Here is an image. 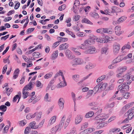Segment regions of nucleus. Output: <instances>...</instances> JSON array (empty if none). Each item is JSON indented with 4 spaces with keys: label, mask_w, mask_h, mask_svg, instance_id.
<instances>
[{
    "label": "nucleus",
    "mask_w": 134,
    "mask_h": 134,
    "mask_svg": "<svg viewBox=\"0 0 134 134\" xmlns=\"http://www.w3.org/2000/svg\"><path fill=\"white\" fill-rule=\"evenodd\" d=\"M72 61L73 63L72 64V66L74 67H76L77 65L82 64L84 63L83 60L79 58H77L74 59L72 60Z\"/></svg>",
    "instance_id": "obj_5"
},
{
    "label": "nucleus",
    "mask_w": 134,
    "mask_h": 134,
    "mask_svg": "<svg viewBox=\"0 0 134 134\" xmlns=\"http://www.w3.org/2000/svg\"><path fill=\"white\" fill-rule=\"evenodd\" d=\"M129 43V42H128L127 44L124 45L122 48L121 50H122V52L126 49H130L131 48V46L130 45H129L128 44Z\"/></svg>",
    "instance_id": "obj_26"
},
{
    "label": "nucleus",
    "mask_w": 134,
    "mask_h": 134,
    "mask_svg": "<svg viewBox=\"0 0 134 134\" xmlns=\"http://www.w3.org/2000/svg\"><path fill=\"white\" fill-rule=\"evenodd\" d=\"M100 84L98 83V84L93 89V91L94 92L95 94L98 91L100 92L102 91L101 89H100Z\"/></svg>",
    "instance_id": "obj_17"
},
{
    "label": "nucleus",
    "mask_w": 134,
    "mask_h": 134,
    "mask_svg": "<svg viewBox=\"0 0 134 134\" xmlns=\"http://www.w3.org/2000/svg\"><path fill=\"white\" fill-rule=\"evenodd\" d=\"M66 6L65 4H63L61 6H59V10L62 11L65 9L66 8Z\"/></svg>",
    "instance_id": "obj_42"
},
{
    "label": "nucleus",
    "mask_w": 134,
    "mask_h": 134,
    "mask_svg": "<svg viewBox=\"0 0 134 134\" xmlns=\"http://www.w3.org/2000/svg\"><path fill=\"white\" fill-rule=\"evenodd\" d=\"M35 114H36V120L38 121L41 118V116L42 114V112H36L35 113Z\"/></svg>",
    "instance_id": "obj_18"
},
{
    "label": "nucleus",
    "mask_w": 134,
    "mask_h": 134,
    "mask_svg": "<svg viewBox=\"0 0 134 134\" xmlns=\"http://www.w3.org/2000/svg\"><path fill=\"white\" fill-rule=\"evenodd\" d=\"M131 74V72H127L123 76V78L124 81L126 82L127 84H130L131 82V81L130 80V79Z\"/></svg>",
    "instance_id": "obj_4"
},
{
    "label": "nucleus",
    "mask_w": 134,
    "mask_h": 134,
    "mask_svg": "<svg viewBox=\"0 0 134 134\" xmlns=\"http://www.w3.org/2000/svg\"><path fill=\"white\" fill-rule=\"evenodd\" d=\"M27 122L26 120H24L19 121V124L20 126L25 125L27 123Z\"/></svg>",
    "instance_id": "obj_34"
},
{
    "label": "nucleus",
    "mask_w": 134,
    "mask_h": 134,
    "mask_svg": "<svg viewBox=\"0 0 134 134\" xmlns=\"http://www.w3.org/2000/svg\"><path fill=\"white\" fill-rule=\"evenodd\" d=\"M83 118L82 116L81 115H78L75 119V124L77 125L80 122L82 121Z\"/></svg>",
    "instance_id": "obj_12"
},
{
    "label": "nucleus",
    "mask_w": 134,
    "mask_h": 134,
    "mask_svg": "<svg viewBox=\"0 0 134 134\" xmlns=\"http://www.w3.org/2000/svg\"><path fill=\"white\" fill-rule=\"evenodd\" d=\"M59 75V72H58L55 75L54 78L52 79L51 81H50V82L49 83L50 84L52 85V84H53V83L54 80V79L56 77H57L58 75Z\"/></svg>",
    "instance_id": "obj_45"
},
{
    "label": "nucleus",
    "mask_w": 134,
    "mask_h": 134,
    "mask_svg": "<svg viewBox=\"0 0 134 134\" xmlns=\"http://www.w3.org/2000/svg\"><path fill=\"white\" fill-rule=\"evenodd\" d=\"M114 105V103L113 102L110 104H107V107L108 108H112L113 107Z\"/></svg>",
    "instance_id": "obj_47"
},
{
    "label": "nucleus",
    "mask_w": 134,
    "mask_h": 134,
    "mask_svg": "<svg viewBox=\"0 0 134 134\" xmlns=\"http://www.w3.org/2000/svg\"><path fill=\"white\" fill-rule=\"evenodd\" d=\"M126 19V17L123 16L119 18L117 20V23L119 24L122 23Z\"/></svg>",
    "instance_id": "obj_21"
},
{
    "label": "nucleus",
    "mask_w": 134,
    "mask_h": 134,
    "mask_svg": "<svg viewBox=\"0 0 134 134\" xmlns=\"http://www.w3.org/2000/svg\"><path fill=\"white\" fill-rule=\"evenodd\" d=\"M23 58L26 62H28L30 60H31L30 58H27V57L24 55H23Z\"/></svg>",
    "instance_id": "obj_54"
},
{
    "label": "nucleus",
    "mask_w": 134,
    "mask_h": 134,
    "mask_svg": "<svg viewBox=\"0 0 134 134\" xmlns=\"http://www.w3.org/2000/svg\"><path fill=\"white\" fill-rule=\"evenodd\" d=\"M40 55V53L38 52H34L32 54L33 56L35 58H38L39 57V56Z\"/></svg>",
    "instance_id": "obj_36"
},
{
    "label": "nucleus",
    "mask_w": 134,
    "mask_h": 134,
    "mask_svg": "<svg viewBox=\"0 0 134 134\" xmlns=\"http://www.w3.org/2000/svg\"><path fill=\"white\" fill-rule=\"evenodd\" d=\"M120 47V45L119 44H115L113 45V52L114 54H116L119 53Z\"/></svg>",
    "instance_id": "obj_7"
},
{
    "label": "nucleus",
    "mask_w": 134,
    "mask_h": 134,
    "mask_svg": "<svg viewBox=\"0 0 134 134\" xmlns=\"http://www.w3.org/2000/svg\"><path fill=\"white\" fill-rule=\"evenodd\" d=\"M71 134H76V133L75 129L74 128L73 129H71Z\"/></svg>",
    "instance_id": "obj_64"
},
{
    "label": "nucleus",
    "mask_w": 134,
    "mask_h": 134,
    "mask_svg": "<svg viewBox=\"0 0 134 134\" xmlns=\"http://www.w3.org/2000/svg\"><path fill=\"white\" fill-rule=\"evenodd\" d=\"M52 72H50L46 74L44 76L45 79H48L51 77L52 75Z\"/></svg>",
    "instance_id": "obj_39"
},
{
    "label": "nucleus",
    "mask_w": 134,
    "mask_h": 134,
    "mask_svg": "<svg viewBox=\"0 0 134 134\" xmlns=\"http://www.w3.org/2000/svg\"><path fill=\"white\" fill-rule=\"evenodd\" d=\"M105 77V75H103L99 77L98 78L97 80V82H98V81L99 83L100 82H101L104 79Z\"/></svg>",
    "instance_id": "obj_32"
},
{
    "label": "nucleus",
    "mask_w": 134,
    "mask_h": 134,
    "mask_svg": "<svg viewBox=\"0 0 134 134\" xmlns=\"http://www.w3.org/2000/svg\"><path fill=\"white\" fill-rule=\"evenodd\" d=\"M102 83V82H100L99 83L100 85V89H101L102 91L105 89L107 85V83H104L103 84Z\"/></svg>",
    "instance_id": "obj_19"
},
{
    "label": "nucleus",
    "mask_w": 134,
    "mask_h": 134,
    "mask_svg": "<svg viewBox=\"0 0 134 134\" xmlns=\"http://www.w3.org/2000/svg\"><path fill=\"white\" fill-rule=\"evenodd\" d=\"M66 57L69 59H72L74 58V56L72 55V53L69 50L67 49L65 51Z\"/></svg>",
    "instance_id": "obj_9"
},
{
    "label": "nucleus",
    "mask_w": 134,
    "mask_h": 134,
    "mask_svg": "<svg viewBox=\"0 0 134 134\" xmlns=\"http://www.w3.org/2000/svg\"><path fill=\"white\" fill-rule=\"evenodd\" d=\"M99 42L100 43H107L108 42L107 40H105V39L100 38Z\"/></svg>",
    "instance_id": "obj_49"
},
{
    "label": "nucleus",
    "mask_w": 134,
    "mask_h": 134,
    "mask_svg": "<svg viewBox=\"0 0 134 134\" xmlns=\"http://www.w3.org/2000/svg\"><path fill=\"white\" fill-rule=\"evenodd\" d=\"M59 88H62L66 86L67 85L66 83L65 80V82L64 81H59Z\"/></svg>",
    "instance_id": "obj_20"
},
{
    "label": "nucleus",
    "mask_w": 134,
    "mask_h": 134,
    "mask_svg": "<svg viewBox=\"0 0 134 134\" xmlns=\"http://www.w3.org/2000/svg\"><path fill=\"white\" fill-rule=\"evenodd\" d=\"M19 96L18 95H15L13 98V101L14 102H15L18 98L19 99Z\"/></svg>",
    "instance_id": "obj_63"
},
{
    "label": "nucleus",
    "mask_w": 134,
    "mask_h": 134,
    "mask_svg": "<svg viewBox=\"0 0 134 134\" xmlns=\"http://www.w3.org/2000/svg\"><path fill=\"white\" fill-rule=\"evenodd\" d=\"M39 46V45H38L37 47H36L35 48L33 49L32 50L29 51L28 52H26V54L27 55H29L32 52L36 50L38 48V46Z\"/></svg>",
    "instance_id": "obj_27"
},
{
    "label": "nucleus",
    "mask_w": 134,
    "mask_h": 134,
    "mask_svg": "<svg viewBox=\"0 0 134 134\" xmlns=\"http://www.w3.org/2000/svg\"><path fill=\"white\" fill-rule=\"evenodd\" d=\"M7 109V107L4 105H2L0 106V110L2 111L5 112Z\"/></svg>",
    "instance_id": "obj_29"
},
{
    "label": "nucleus",
    "mask_w": 134,
    "mask_h": 134,
    "mask_svg": "<svg viewBox=\"0 0 134 134\" xmlns=\"http://www.w3.org/2000/svg\"><path fill=\"white\" fill-rule=\"evenodd\" d=\"M79 8V6H76V5H74L73 8L74 10V12H76L78 8Z\"/></svg>",
    "instance_id": "obj_51"
},
{
    "label": "nucleus",
    "mask_w": 134,
    "mask_h": 134,
    "mask_svg": "<svg viewBox=\"0 0 134 134\" xmlns=\"http://www.w3.org/2000/svg\"><path fill=\"white\" fill-rule=\"evenodd\" d=\"M68 38H63L62 37H59V42H64L67 41Z\"/></svg>",
    "instance_id": "obj_35"
},
{
    "label": "nucleus",
    "mask_w": 134,
    "mask_h": 134,
    "mask_svg": "<svg viewBox=\"0 0 134 134\" xmlns=\"http://www.w3.org/2000/svg\"><path fill=\"white\" fill-rule=\"evenodd\" d=\"M55 127H55H53L51 129V134H54L55 133L56 131L57 130H56V127Z\"/></svg>",
    "instance_id": "obj_46"
},
{
    "label": "nucleus",
    "mask_w": 134,
    "mask_h": 134,
    "mask_svg": "<svg viewBox=\"0 0 134 134\" xmlns=\"http://www.w3.org/2000/svg\"><path fill=\"white\" fill-rule=\"evenodd\" d=\"M130 95V93L129 92L125 93L122 94V96L125 99H128L129 98Z\"/></svg>",
    "instance_id": "obj_24"
},
{
    "label": "nucleus",
    "mask_w": 134,
    "mask_h": 134,
    "mask_svg": "<svg viewBox=\"0 0 134 134\" xmlns=\"http://www.w3.org/2000/svg\"><path fill=\"white\" fill-rule=\"evenodd\" d=\"M107 115L105 114H101L98 115L97 117H95V119H98L100 120H101V121H104L107 119Z\"/></svg>",
    "instance_id": "obj_8"
},
{
    "label": "nucleus",
    "mask_w": 134,
    "mask_h": 134,
    "mask_svg": "<svg viewBox=\"0 0 134 134\" xmlns=\"http://www.w3.org/2000/svg\"><path fill=\"white\" fill-rule=\"evenodd\" d=\"M31 127L30 128V127H27L25 130V134H28L30 131L31 128L32 129H36L38 128V126H30Z\"/></svg>",
    "instance_id": "obj_10"
},
{
    "label": "nucleus",
    "mask_w": 134,
    "mask_h": 134,
    "mask_svg": "<svg viewBox=\"0 0 134 134\" xmlns=\"http://www.w3.org/2000/svg\"><path fill=\"white\" fill-rule=\"evenodd\" d=\"M127 67L126 66H124L122 67L119 70L120 72H122V73L125 72L127 69Z\"/></svg>",
    "instance_id": "obj_41"
},
{
    "label": "nucleus",
    "mask_w": 134,
    "mask_h": 134,
    "mask_svg": "<svg viewBox=\"0 0 134 134\" xmlns=\"http://www.w3.org/2000/svg\"><path fill=\"white\" fill-rule=\"evenodd\" d=\"M32 87V83L30 82L28 84L26 85L23 88V97L24 99H25L27 97L29 92H28L25 91H27L28 90H30Z\"/></svg>",
    "instance_id": "obj_1"
},
{
    "label": "nucleus",
    "mask_w": 134,
    "mask_h": 134,
    "mask_svg": "<svg viewBox=\"0 0 134 134\" xmlns=\"http://www.w3.org/2000/svg\"><path fill=\"white\" fill-rule=\"evenodd\" d=\"M107 33L111 34L113 33V31L111 30V29L110 28H107Z\"/></svg>",
    "instance_id": "obj_57"
},
{
    "label": "nucleus",
    "mask_w": 134,
    "mask_h": 134,
    "mask_svg": "<svg viewBox=\"0 0 134 134\" xmlns=\"http://www.w3.org/2000/svg\"><path fill=\"white\" fill-rule=\"evenodd\" d=\"M82 23H85L90 24H92V23L87 18H84L82 20Z\"/></svg>",
    "instance_id": "obj_25"
},
{
    "label": "nucleus",
    "mask_w": 134,
    "mask_h": 134,
    "mask_svg": "<svg viewBox=\"0 0 134 134\" xmlns=\"http://www.w3.org/2000/svg\"><path fill=\"white\" fill-rule=\"evenodd\" d=\"M127 115H128L127 118L129 120H130L132 119V117L134 116V111L132 112V113H130L128 114H126Z\"/></svg>",
    "instance_id": "obj_28"
},
{
    "label": "nucleus",
    "mask_w": 134,
    "mask_h": 134,
    "mask_svg": "<svg viewBox=\"0 0 134 134\" xmlns=\"http://www.w3.org/2000/svg\"><path fill=\"white\" fill-rule=\"evenodd\" d=\"M9 128V126H5L4 129L3 133H7L8 132Z\"/></svg>",
    "instance_id": "obj_50"
},
{
    "label": "nucleus",
    "mask_w": 134,
    "mask_h": 134,
    "mask_svg": "<svg viewBox=\"0 0 134 134\" xmlns=\"http://www.w3.org/2000/svg\"><path fill=\"white\" fill-rule=\"evenodd\" d=\"M35 29L34 28H29L27 30V33L28 34L29 33V32H31L34 31Z\"/></svg>",
    "instance_id": "obj_52"
},
{
    "label": "nucleus",
    "mask_w": 134,
    "mask_h": 134,
    "mask_svg": "<svg viewBox=\"0 0 134 134\" xmlns=\"http://www.w3.org/2000/svg\"><path fill=\"white\" fill-rule=\"evenodd\" d=\"M108 48L107 47H104L102 48L101 53L102 54H105L108 50Z\"/></svg>",
    "instance_id": "obj_31"
},
{
    "label": "nucleus",
    "mask_w": 134,
    "mask_h": 134,
    "mask_svg": "<svg viewBox=\"0 0 134 134\" xmlns=\"http://www.w3.org/2000/svg\"><path fill=\"white\" fill-rule=\"evenodd\" d=\"M57 118L56 116H52L48 122V124L49 125H52L55 122Z\"/></svg>",
    "instance_id": "obj_14"
},
{
    "label": "nucleus",
    "mask_w": 134,
    "mask_h": 134,
    "mask_svg": "<svg viewBox=\"0 0 134 134\" xmlns=\"http://www.w3.org/2000/svg\"><path fill=\"white\" fill-rule=\"evenodd\" d=\"M15 12V11L14 10H12L9 11L7 14V15L8 16L10 15Z\"/></svg>",
    "instance_id": "obj_61"
},
{
    "label": "nucleus",
    "mask_w": 134,
    "mask_h": 134,
    "mask_svg": "<svg viewBox=\"0 0 134 134\" xmlns=\"http://www.w3.org/2000/svg\"><path fill=\"white\" fill-rule=\"evenodd\" d=\"M86 42H87V44H91L94 43L93 41L92 40V39L91 38L87 40H86Z\"/></svg>",
    "instance_id": "obj_37"
},
{
    "label": "nucleus",
    "mask_w": 134,
    "mask_h": 134,
    "mask_svg": "<svg viewBox=\"0 0 134 134\" xmlns=\"http://www.w3.org/2000/svg\"><path fill=\"white\" fill-rule=\"evenodd\" d=\"M120 131V129L113 128L110 130V131L114 132H119Z\"/></svg>",
    "instance_id": "obj_43"
},
{
    "label": "nucleus",
    "mask_w": 134,
    "mask_h": 134,
    "mask_svg": "<svg viewBox=\"0 0 134 134\" xmlns=\"http://www.w3.org/2000/svg\"><path fill=\"white\" fill-rule=\"evenodd\" d=\"M80 77L79 75H73L72 76V78L73 80L76 82H77L78 79Z\"/></svg>",
    "instance_id": "obj_30"
},
{
    "label": "nucleus",
    "mask_w": 134,
    "mask_h": 134,
    "mask_svg": "<svg viewBox=\"0 0 134 134\" xmlns=\"http://www.w3.org/2000/svg\"><path fill=\"white\" fill-rule=\"evenodd\" d=\"M64 100L63 98L59 99V109L62 111L64 107Z\"/></svg>",
    "instance_id": "obj_11"
},
{
    "label": "nucleus",
    "mask_w": 134,
    "mask_h": 134,
    "mask_svg": "<svg viewBox=\"0 0 134 134\" xmlns=\"http://www.w3.org/2000/svg\"><path fill=\"white\" fill-rule=\"evenodd\" d=\"M94 113L93 111H90L87 113L85 115L86 118H89L92 116L94 114Z\"/></svg>",
    "instance_id": "obj_23"
},
{
    "label": "nucleus",
    "mask_w": 134,
    "mask_h": 134,
    "mask_svg": "<svg viewBox=\"0 0 134 134\" xmlns=\"http://www.w3.org/2000/svg\"><path fill=\"white\" fill-rule=\"evenodd\" d=\"M120 27L118 26H116L115 28V33L117 35L119 36L122 33V31H120Z\"/></svg>",
    "instance_id": "obj_13"
},
{
    "label": "nucleus",
    "mask_w": 134,
    "mask_h": 134,
    "mask_svg": "<svg viewBox=\"0 0 134 134\" xmlns=\"http://www.w3.org/2000/svg\"><path fill=\"white\" fill-rule=\"evenodd\" d=\"M133 103V102H132L126 104L125 106L122 109V110L124 111V112H125L126 111V110L129 109L131 105H132Z\"/></svg>",
    "instance_id": "obj_16"
},
{
    "label": "nucleus",
    "mask_w": 134,
    "mask_h": 134,
    "mask_svg": "<svg viewBox=\"0 0 134 134\" xmlns=\"http://www.w3.org/2000/svg\"><path fill=\"white\" fill-rule=\"evenodd\" d=\"M9 35H8L4 36L2 37L1 38V40L4 39V40H5L7 38L9 37Z\"/></svg>",
    "instance_id": "obj_59"
},
{
    "label": "nucleus",
    "mask_w": 134,
    "mask_h": 134,
    "mask_svg": "<svg viewBox=\"0 0 134 134\" xmlns=\"http://www.w3.org/2000/svg\"><path fill=\"white\" fill-rule=\"evenodd\" d=\"M119 91L121 93H124L129 90V86L125 82L121 84L118 86Z\"/></svg>",
    "instance_id": "obj_2"
},
{
    "label": "nucleus",
    "mask_w": 134,
    "mask_h": 134,
    "mask_svg": "<svg viewBox=\"0 0 134 134\" xmlns=\"http://www.w3.org/2000/svg\"><path fill=\"white\" fill-rule=\"evenodd\" d=\"M87 129L89 133L92 132L95 130V129L93 128H90Z\"/></svg>",
    "instance_id": "obj_62"
},
{
    "label": "nucleus",
    "mask_w": 134,
    "mask_h": 134,
    "mask_svg": "<svg viewBox=\"0 0 134 134\" xmlns=\"http://www.w3.org/2000/svg\"><path fill=\"white\" fill-rule=\"evenodd\" d=\"M94 67L91 64H89L86 65L85 67V68L87 69H91Z\"/></svg>",
    "instance_id": "obj_44"
},
{
    "label": "nucleus",
    "mask_w": 134,
    "mask_h": 134,
    "mask_svg": "<svg viewBox=\"0 0 134 134\" xmlns=\"http://www.w3.org/2000/svg\"><path fill=\"white\" fill-rule=\"evenodd\" d=\"M58 55V50H56L55 52H54L53 53L52 55V59H54L56 58Z\"/></svg>",
    "instance_id": "obj_22"
},
{
    "label": "nucleus",
    "mask_w": 134,
    "mask_h": 134,
    "mask_svg": "<svg viewBox=\"0 0 134 134\" xmlns=\"http://www.w3.org/2000/svg\"><path fill=\"white\" fill-rule=\"evenodd\" d=\"M20 5V3L18 2L16 3L15 5L14 9L15 10L17 9L19 7Z\"/></svg>",
    "instance_id": "obj_53"
},
{
    "label": "nucleus",
    "mask_w": 134,
    "mask_h": 134,
    "mask_svg": "<svg viewBox=\"0 0 134 134\" xmlns=\"http://www.w3.org/2000/svg\"><path fill=\"white\" fill-rule=\"evenodd\" d=\"M58 43H59V41L55 42L54 43L52 46L53 48H55L59 45V44H58Z\"/></svg>",
    "instance_id": "obj_55"
},
{
    "label": "nucleus",
    "mask_w": 134,
    "mask_h": 134,
    "mask_svg": "<svg viewBox=\"0 0 134 134\" xmlns=\"http://www.w3.org/2000/svg\"><path fill=\"white\" fill-rule=\"evenodd\" d=\"M80 2L78 0H75V1L74 5H76V6L79 7Z\"/></svg>",
    "instance_id": "obj_58"
},
{
    "label": "nucleus",
    "mask_w": 134,
    "mask_h": 134,
    "mask_svg": "<svg viewBox=\"0 0 134 134\" xmlns=\"http://www.w3.org/2000/svg\"><path fill=\"white\" fill-rule=\"evenodd\" d=\"M115 119V116H113L111 117L108 120V122H110L111 121L114 120Z\"/></svg>",
    "instance_id": "obj_60"
},
{
    "label": "nucleus",
    "mask_w": 134,
    "mask_h": 134,
    "mask_svg": "<svg viewBox=\"0 0 134 134\" xmlns=\"http://www.w3.org/2000/svg\"><path fill=\"white\" fill-rule=\"evenodd\" d=\"M7 65H5L3 69V71H2V74H4L5 73L6 71L7 70Z\"/></svg>",
    "instance_id": "obj_48"
},
{
    "label": "nucleus",
    "mask_w": 134,
    "mask_h": 134,
    "mask_svg": "<svg viewBox=\"0 0 134 134\" xmlns=\"http://www.w3.org/2000/svg\"><path fill=\"white\" fill-rule=\"evenodd\" d=\"M77 35L79 37H83L85 36V35L83 34V33L82 32H79L77 34Z\"/></svg>",
    "instance_id": "obj_56"
},
{
    "label": "nucleus",
    "mask_w": 134,
    "mask_h": 134,
    "mask_svg": "<svg viewBox=\"0 0 134 134\" xmlns=\"http://www.w3.org/2000/svg\"><path fill=\"white\" fill-rule=\"evenodd\" d=\"M66 118V115H64L62 117L60 121V125L63 126L64 125L65 126H68L69 125V122L71 120L70 118H68L66 121H65Z\"/></svg>",
    "instance_id": "obj_3"
},
{
    "label": "nucleus",
    "mask_w": 134,
    "mask_h": 134,
    "mask_svg": "<svg viewBox=\"0 0 134 134\" xmlns=\"http://www.w3.org/2000/svg\"><path fill=\"white\" fill-rule=\"evenodd\" d=\"M69 46L67 43H64L61 44L59 47V50H62L67 49Z\"/></svg>",
    "instance_id": "obj_15"
},
{
    "label": "nucleus",
    "mask_w": 134,
    "mask_h": 134,
    "mask_svg": "<svg viewBox=\"0 0 134 134\" xmlns=\"http://www.w3.org/2000/svg\"><path fill=\"white\" fill-rule=\"evenodd\" d=\"M124 55H123L119 56L116 58V59H118V60H120V61L122 60L123 59H126L127 58V57H123Z\"/></svg>",
    "instance_id": "obj_38"
},
{
    "label": "nucleus",
    "mask_w": 134,
    "mask_h": 134,
    "mask_svg": "<svg viewBox=\"0 0 134 134\" xmlns=\"http://www.w3.org/2000/svg\"><path fill=\"white\" fill-rule=\"evenodd\" d=\"M94 92L93 91V90H90L87 93V98H88L90 96H91L92 93H93V92Z\"/></svg>",
    "instance_id": "obj_40"
},
{
    "label": "nucleus",
    "mask_w": 134,
    "mask_h": 134,
    "mask_svg": "<svg viewBox=\"0 0 134 134\" xmlns=\"http://www.w3.org/2000/svg\"><path fill=\"white\" fill-rule=\"evenodd\" d=\"M96 52L95 48L92 46H89L88 49L84 52V53L86 54H92L95 53Z\"/></svg>",
    "instance_id": "obj_6"
},
{
    "label": "nucleus",
    "mask_w": 134,
    "mask_h": 134,
    "mask_svg": "<svg viewBox=\"0 0 134 134\" xmlns=\"http://www.w3.org/2000/svg\"><path fill=\"white\" fill-rule=\"evenodd\" d=\"M41 85V82L39 81H37L36 82L35 85L37 87H40L41 88L43 86V85Z\"/></svg>",
    "instance_id": "obj_33"
}]
</instances>
